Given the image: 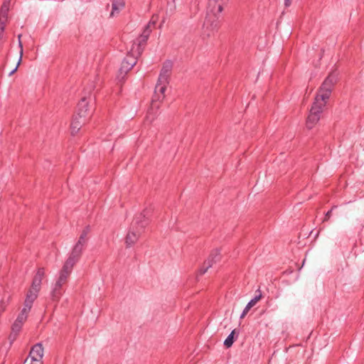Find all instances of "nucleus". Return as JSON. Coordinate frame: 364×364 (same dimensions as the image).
<instances>
[{
	"label": "nucleus",
	"instance_id": "nucleus-6",
	"mask_svg": "<svg viewBox=\"0 0 364 364\" xmlns=\"http://www.w3.org/2000/svg\"><path fill=\"white\" fill-rule=\"evenodd\" d=\"M28 315L24 314L23 313H20L18 316H17L16 319L14 322V323L11 326V333L9 336V341L10 342V344H12L18 338L22 327L23 326V323L27 320Z\"/></svg>",
	"mask_w": 364,
	"mask_h": 364
},
{
	"label": "nucleus",
	"instance_id": "nucleus-8",
	"mask_svg": "<svg viewBox=\"0 0 364 364\" xmlns=\"http://www.w3.org/2000/svg\"><path fill=\"white\" fill-rule=\"evenodd\" d=\"M44 348L41 343H38L32 346L28 358H31L30 364H43Z\"/></svg>",
	"mask_w": 364,
	"mask_h": 364
},
{
	"label": "nucleus",
	"instance_id": "nucleus-22",
	"mask_svg": "<svg viewBox=\"0 0 364 364\" xmlns=\"http://www.w3.org/2000/svg\"><path fill=\"white\" fill-rule=\"evenodd\" d=\"M88 240L83 239V237H78V240L77 241V244L82 245L84 247H87Z\"/></svg>",
	"mask_w": 364,
	"mask_h": 364
},
{
	"label": "nucleus",
	"instance_id": "nucleus-27",
	"mask_svg": "<svg viewBox=\"0 0 364 364\" xmlns=\"http://www.w3.org/2000/svg\"><path fill=\"white\" fill-rule=\"evenodd\" d=\"M246 314H245V313H244V311H242V314H241V316H240V318H243V317H245Z\"/></svg>",
	"mask_w": 364,
	"mask_h": 364
},
{
	"label": "nucleus",
	"instance_id": "nucleus-21",
	"mask_svg": "<svg viewBox=\"0 0 364 364\" xmlns=\"http://www.w3.org/2000/svg\"><path fill=\"white\" fill-rule=\"evenodd\" d=\"M7 18L1 19L0 17V38H2Z\"/></svg>",
	"mask_w": 364,
	"mask_h": 364
},
{
	"label": "nucleus",
	"instance_id": "nucleus-25",
	"mask_svg": "<svg viewBox=\"0 0 364 364\" xmlns=\"http://www.w3.org/2000/svg\"><path fill=\"white\" fill-rule=\"evenodd\" d=\"M331 213L332 210H330L326 213L325 220H328L331 217Z\"/></svg>",
	"mask_w": 364,
	"mask_h": 364
},
{
	"label": "nucleus",
	"instance_id": "nucleus-1",
	"mask_svg": "<svg viewBox=\"0 0 364 364\" xmlns=\"http://www.w3.org/2000/svg\"><path fill=\"white\" fill-rule=\"evenodd\" d=\"M337 80L338 74L336 72H332L328 75L319 87L306 119V124L309 129L314 128L319 122L321 114L330 98Z\"/></svg>",
	"mask_w": 364,
	"mask_h": 364
},
{
	"label": "nucleus",
	"instance_id": "nucleus-23",
	"mask_svg": "<svg viewBox=\"0 0 364 364\" xmlns=\"http://www.w3.org/2000/svg\"><path fill=\"white\" fill-rule=\"evenodd\" d=\"M6 307V304L4 300L0 301V316L5 311Z\"/></svg>",
	"mask_w": 364,
	"mask_h": 364
},
{
	"label": "nucleus",
	"instance_id": "nucleus-26",
	"mask_svg": "<svg viewBox=\"0 0 364 364\" xmlns=\"http://www.w3.org/2000/svg\"><path fill=\"white\" fill-rule=\"evenodd\" d=\"M291 4V0H284V4L286 6H289Z\"/></svg>",
	"mask_w": 364,
	"mask_h": 364
},
{
	"label": "nucleus",
	"instance_id": "nucleus-9",
	"mask_svg": "<svg viewBox=\"0 0 364 364\" xmlns=\"http://www.w3.org/2000/svg\"><path fill=\"white\" fill-rule=\"evenodd\" d=\"M68 274H60L58 279L56 281L55 284L51 291V299L54 302H58L62 294V287L67 282Z\"/></svg>",
	"mask_w": 364,
	"mask_h": 364
},
{
	"label": "nucleus",
	"instance_id": "nucleus-24",
	"mask_svg": "<svg viewBox=\"0 0 364 364\" xmlns=\"http://www.w3.org/2000/svg\"><path fill=\"white\" fill-rule=\"evenodd\" d=\"M251 306H250L248 304L246 305L245 308L244 309L243 311L245 314H247L248 311L251 309Z\"/></svg>",
	"mask_w": 364,
	"mask_h": 364
},
{
	"label": "nucleus",
	"instance_id": "nucleus-16",
	"mask_svg": "<svg viewBox=\"0 0 364 364\" xmlns=\"http://www.w3.org/2000/svg\"><path fill=\"white\" fill-rule=\"evenodd\" d=\"M85 247L75 243L73 248L72 249L71 254L75 257L80 258L83 251L85 250Z\"/></svg>",
	"mask_w": 364,
	"mask_h": 364
},
{
	"label": "nucleus",
	"instance_id": "nucleus-3",
	"mask_svg": "<svg viewBox=\"0 0 364 364\" xmlns=\"http://www.w3.org/2000/svg\"><path fill=\"white\" fill-rule=\"evenodd\" d=\"M228 0H209L206 18L204 22V29L208 36H213L221 26L220 14Z\"/></svg>",
	"mask_w": 364,
	"mask_h": 364
},
{
	"label": "nucleus",
	"instance_id": "nucleus-7",
	"mask_svg": "<svg viewBox=\"0 0 364 364\" xmlns=\"http://www.w3.org/2000/svg\"><path fill=\"white\" fill-rule=\"evenodd\" d=\"M222 259L221 250L219 248L214 249L210 253L207 259H205L201 267V273H205L208 269L217 264Z\"/></svg>",
	"mask_w": 364,
	"mask_h": 364
},
{
	"label": "nucleus",
	"instance_id": "nucleus-14",
	"mask_svg": "<svg viewBox=\"0 0 364 364\" xmlns=\"http://www.w3.org/2000/svg\"><path fill=\"white\" fill-rule=\"evenodd\" d=\"M42 282V274H37L33 280L30 291H33L38 294L41 289V285Z\"/></svg>",
	"mask_w": 364,
	"mask_h": 364
},
{
	"label": "nucleus",
	"instance_id": "nucleus-12",
	"mask_svg": "<svg viewBox=\"0 0 364 364\" xmlns=\"http://www.w3.org/2000/svg\"><path fill=\"white\" fill-rule=\"evenodd\" d=\"M79 259L78 257H75L70 253L63 265L62 273H70Z\"/></svg>",
	"mask_w": 364,
	"mask_h": 364
},
{
	"label": "nucleus",
	"instance_id": "nucleus-4",
	"mask_svg": "<svg viewBox=\"0 0 364 364\" xmlns=\"http://www.w3.org/2000/svg\"><path fill=\"white\" fill-rule=\"evenodd\" d=\"M89 117L88 105L83 99L79 102L77 114L74 116L70 124V133L73 136H75L79 132L82 125L87 122Z\"/></svg>",
	"mask_w": 364,
	"mask_h": 364
},
{
	"label": "nucleus",
	"instance_id": "nucleus-18",
	"mask_svg": "<svg viewBox=\"0 0 364 364\" xmlns=\"http://www.w3.org/2000/svg\"><path fill=\"white\" fill-rule=\"evenodd\" d=\"M234 333H235V330H233L230 333V334L228 336V338L225 340L224 345L227 348H230V346H232V345L234 342V339H233Z\"/></svg>",
	"mask_w": 364,
	"mask_h": 364
},
{
	"label": "nucleus",
	"instance_id": "nucleus-20",
	"mask_svg": "<svg viewBox=\"0 0 364 364\" xmlns=\"http://www.w3.org/2000/svg\"><path fill=\"white\" fill-rule=\"evenodd\" d=\"M20 38H21V35L18 36V40H20ZM19 47H20V58H19V60H18L16 67L10 73V75L14 74L17 70V68L21 62L22 55H23V45H22L21 41H19Z\"/></svg>",
	"mask_w": 364,
	"mask_h": 364
},
{
	"label": "nucleus",
	"instance_id": "nucleus-11",
	"mask_svg": "<svg viewBox=\"0 0 364 364\" xmlns=\"http://www.w3.org/2000/svg\"><path fill=\"white\" fill-rule=\"evenodd\" d=\"M38 293L28 290L24 301V306L21 313L28 315L31 311L34 301L38 297Z\"/></svg>",
	"mask_w": 364,
	"mask_h": 364
},
{
	"label": "nucleus",
	"instance_id": "nucleus-2",
	"mask_svg": "<svg viewBox=\"0 0 364 364\" xmlns=\"http://www.w3.org/2000/svg\"><path fill=\"white\" fill-rule=\"evenodd\" d=\"M172 67V63L169 60L163 64L152 97L151 107L144 118V123L151 124L159 115V109L165 99V92L169 83Z\"/></svg>",
	"mask_w": 364,
	"mask_h": 364
},
{
	"label": "nucleus",
	"instance_id": "nucleus-5",
	"mask_svg": "<svg viewBox=\"0 0 364 364\" xmlns=\"http://www.w3.org/2000/svg\"><path fill=\"white\" fill-rule=\"evenodd\" d=\"M148 33L143 35L140 37V39L138 40L137 43H134L130 50V55H127L122 63V70H130L136 64V58L141 55L143 47L148 38Z\"/></svg>",
	"mask_w": 364,
	"mask_h": 364
},
{
	"label": "nucleus",
	"instance_id": "nucleus-17",
	"mask_svg": "<svg viewBox=\"0 0 364 364\" xmlns=\"http://www.w3.org/2000/svg\"><path fill=\"white\" fill-rule=\"evenodd\" d=\"M256 293L257 294L255 296L247 303V304L252 308L256 305V304L262 299V292L259 289H257Z\"/></svg>",
	"mask_w": 364,
	"mask_h": 364
},
{
	"label": "nucleus",
	"instance_id": "nucleus-13",
	"mask_svg": "<svg viewBox=\"0 0 364 364\" xmlns=\"http://www.w3.org/2000/svg\"><path fill=\"white\" fill-rule=\"evenodd\" d=\"M125 6L124 0H114L112 4L111 16L118 14Z\"/></svg>",
	"mask_w": 364,
	"mask_h": 364
},
{
	"label": "nucleus",
	"instance_id": "nucleus-15",
	"mask_svg": "<svg viewBox=\"0 0 364 364\" xmlns=\"http://www.w3.org/2000/svg\"><path fill=\"white\" fill-rule=\"evenodd\" d=\"M11 0H4L0 10V17L1 19L7 18Z\"/></svg>",
	"mask_w": 364,
	"mask_h": 364
},
{
	"label": "nucleus",
	"instance_id": "nucleus-19",
	"mask_svg": "<svg viewBox=\"0 0 364 364\" xmlns=\"http://www.w3.org/2000/svg\"><path fill=\"white\" fill-rule=\"evenodd\" d=\"M90 232V227L89 225H87L82 230L79 237H83V239L88 240Z\"/></svg>",
	"mask_w": 364,
	"mask_h": 364
},
{
	"label": "nucleus",
	"instance_id": "nucleus-10",
	"mask_svg": "<svg viewBox=\"0 0 364 364\" xmlns=\"http://www.w3.org/2000/svg\"><path fill=\"white\" fill-rule=\"evenodd\" d=\"M141 235V230H139L138 227L132 225L124 238L126 247L129 248L134 246L138 242Z\"/></svg>",
	"mask_w": 364,
	"mask_h": 364
}]
</instances>
